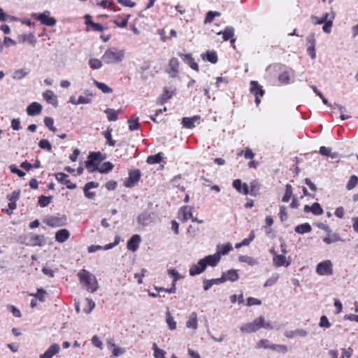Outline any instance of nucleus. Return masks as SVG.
<instances>
[{
  "instance_id": "28",
  "label": "nucleus",
  "mask_w": 358,
  "mask_h": 358,
  "mask_svg": "<svg viewBox=\"0 0 358 358\" xmlns=\"http://www.w3.org/2000/svg\"><path fill=\"white\" fill-rule=\"evenodd\" d=\"M138 222L143 226H148L152 222L151 215L149 213L144 212L140 214L138 217Z\"/></svg>"
},
{
  "instance_id": "36",
  "label": "nucleus",
  "mask_w": 358,
  "mask_h": 358,
  "mask_svg": "<svg viewBox=\"0 0 358 358\" xmlns=\"http://www.w3.org/2000/svg\"><path fill=\"white\" fill-rule=\"evenodd\" d=\"M112 131L113 130L111 128L108 127L106 131H104L103 134L105 138L106 139V144L110 146L114 147L116 144V141L112 138V136H111Z\"/></svg>"
},
{
  "instance_id": "51",
  "label": "nucleus",
  "mask_w": 358,
  "mask_h": 358,
  "mask_svg": "<svg viewBox=\"0 0 358 358\" xmlns=\"http://www.w3.org/2000/svg\"><path fill=\"white\" fill-rule=\"evenodd\" d=\"M38 146L40 148L46 150L49 152L52 150V145L47 139H42L38 143Z\"/></svg>"
},
{
  "instance_id": "34",
  "label": "nucleus",
  "mask_w": 358,
  "mask_h": 358,
  "mask_svg": "<svg viewBox=\"0 0 358 358\" xmlns=\"http://www.w3.org/2000/svg\"><path fill=\"white\" fill-rule=\"evenodd\" d=\"M203 59H206L212 64H215L217 62V56L215 51H207L205 55L202 56Z\"/></svg>"
},
{
  "instance_id": "5",
  "label": "nucleus",
  "mask_w": 358,
  "mask_h": 358,
  "mask_svg": "<svg viewBox=\"0 0 358 358\" xmlns=\"http://www.w3.org/2000/svg\"><path fill=\"white\" fill-rule=\"evenodd\" d=\"M264 322V317L259 316L252 322L244 324L240 327V330L245 333L255 332L262 328V322Z\"/></svg>"
},
{
  "instance_id": "22",
  "label": "nucleus",
  "mask_w": 358,
  "mask_h": 358,
  "mask_svg": "<svg viewBox=\"0 0 358 358\" xmlns=\"http://www.w3.org/2000/svg\"><path fill=\"white\" fill-rule=\"evenodd\" d=\"M179 56L182 58V59L189 66V67L196 71H199V66L197 63L194 61V59L192 57L190 54H182L179 53Z\"/></svg>"
},
{
  "instance_id": "3",
  "label": "nucleus",
  "mask_w": 358,
  "mask_h": 358,
  "mask_svg": "<svg viewBox=\"0 0 358 358\" xmlns=\"http://www.w3.org/2000/svg\"><path fill=\"white\" fill-rule=\"evenodd\" d=\"M104 159L105 156H103L100 152H90L87 157V160L85 162V168L90 173L98 171L99 163Z\"/></svg>"
},
{
  "instance_id": "20",
  "label": "nucleus",
  "mask_w": 358,
  "mask_h": 358,
  "mask_svg": "<svg viewBox=\"0 0 358 358\" xmlns=\"http://www.w3.org/2000/svg\"><path fill=\"white\" fill-rule=\"evenodd\" d=\"M273 263L275 267L285 266L287 267L289 266L291 262L287 260L285 255H278L273 258Z\"/></svg>"
},
{
  "instance_id": "46",
  "label": "nucleus",
  "mask_w": 358,
  "mask_h": 358,
  "mask_svg": "<svg viewBox=\"0 0 358 358\" xmlns=\"http://www.w3.org/2000/svg\"><path fill=\"white\" fill-rule=\"evenodd\" d=\"M22 42H29L33 46L35 45L36 43V38L33 34H24L20 36Z\"/></svg>"
},
{
  "instance_id": "48",
  "label": "nucleus",
  "mask_w": 358,
  "mask_h": 358,
  "mask_svg": "<svg viewBox=\"0 0 358 358\" xmlns=\"http://www.w3.org/2000/svg\"><path fill=\"white\" fill-rule=\"evenodd\" d=\"M271 343L270 341L267 339H261L259 341H258L255 345V348L260 349V348H264V349H271Z\"/></svg>"
},
{
  "instance_id": "64",
  "label": "nucleus",
  "mask_w": 358,
  "mask_h": 358,
  "mask_svg": "<svg viewBox=\"0 0 358 358\" xmlns=\"http://www.w3.org/2000/svg\"><path fill=\"white\" fill-rule=\"evenodd\" d=\"M230 301L232 303H235L238 301L239 303H243V293L237 296L236 294H233L230 296Z\"/></svg>"
},
{
  "instance_id": "59",
  "label": "nucleus",
  "mask_w": 358,
  "mask_h": 358,
  "mask_svg": "<svg viewBox=\"0 0 358 358\" xmlns=\"http://www.w3.org/2000/svg\"><path fill=\"white\" fill-rule=\"evenodd\" d=\"M319 326L322 328H329L331 327V323L325 315L320 317Z\"/></svg>"
},
{
  "instance_id": "27",
  "label": "nucleus",
  "mask_w": 358,
  "mask_h": 358,
  "mask_svg": "<svg viewBox=\"0 0 358 358\" xmlns=\"http://www.w3.org/2000/svg\"><path fill=\"white\" fill-rule=\"evenodd\" d=\"M232 249V245L229 243L224 245H217L216 247V253L219 255L221 259L222 255H227Z\"/></svg>"
},
{
  "instance_id": "15",
  "label": "nucleus",
  "mask_w": 358,
  "mask_h": 358,
  "mask_svg": "<svg viewBox=\"0 0 358 358\" xmlns=\"http://www.w3.org/2000/svg\"><path fill=\"white\" fill-rule=\"evenodd\" d=\"M308 334V332L303 329H296L292 331H285L284 335L286 338H293L296 336L304 338L306 337Z\"/></svg>"
},
{
  "instance_id": "17",
  "label": "nucleus",
  "mask_w": 358,
  "mask_h": 358,
  "mask_svg": "<svg viewBox=\"0 0 358 358\" xmlns=\"http://www.w3.org/2000/svg\"><path fill=\"white\" fill-rule=\"evenodd\" d=\"M169 74L172 78H176L178 76L179 71V61L176 58H172L169 61Z\"/></svg>"
},
{
  "instance_id": "50",
  "label": "nucleus",
  "mask_w": 358,
  "mask_h": 358,
  "mask_svg": "<svg viewBox=\"0 0 358 358\" xmlns=\"http://www.w3.org/2000/svg\"><path fill=\"white\" fill-rule=\"evenodd\" d=\"M45 125L52 131L55 132L57 131V128L54 127V120L50 117L44 118Z\"/></svg>"
},
{
  "instance_id": "7",
  "label": "nucleus",
  "mask_w": 358,
  "mask_h": 358,
  "mask_svg": "<svg viewBox=\"0 0 358 358\" xmlns=\"http://www.w3.org/2000/svg\"><path fill=\"white\" fill-rule=\"evenodd\" d=\"M250 92L255 95V103L258 106L261 102L260 96H264V91L259 86L258 82L255 80H252L250 82Z\"/></svg>"
},
{
  "instance_id": "11",
  "label": "nucleus",
  "mask_w": 358,
  "mask_h": 358,
  "mask_svg": "<svg viewBox=\"0 0 358 358\" xmlns=\"http://www.w3.org/2000/svg\"><path fill=\"white\" fill-rule=\"evenodd\" d=\"M141 241V236L138 234L133 235L127 242V248L129 250L135 252L138 250Z\"/></svg>"
},
{
  "instance_id": "13",
  "label": "nucleus",
  "mask_w": 358,
  "mask_h": 358,
  "mask_svg": "<svg viewBox=\"0 0 358 358\" xmlns=\"http://www.w3.org/2000/svg\"><path fill=\"white\" fill-rule=\"evenodd\" d=\"M42 105L38 102H32L26 109L27 113L30 116L39 115L42 111Z\"/></svg>"
},
{
  "instance_id": "24",
  "label": "nucleus",
  "mask_w": 358,
  "mask_h": 358,
  "mask_svg": "<svg viewBox=\"0 0 358 358\" xmlns=\"http://www.w3.org/2000/svg\"><path fill=\"white\" fill-rule=\"evenodd\" d=\"M222 275L224 278V282L227 280L235 282L239 278L238 271L236 269H230L226 272H223Z\"/></svg>"
},
{
  "instance_id": "12",
  "label": "nucleus",
  "mask_w": 358,
  "mask_h": 358,
  "mask_svg": "<svg viewBox=\"0 0 358 358\" xmlns=\"http://www.w3.org/2000/svg\"><path fill=\"white\" fill-rule=\"evenodd\" d=\"M55 178L59 182L66 185V187L69 189H73L76 188V185L72 183L69 180H67L68 175L62 172L57 173L55 175Z\"/></svg>"
},
{
  "instance_id": "6",
  "label": "nucleus",
  "mask_w": 358,
  "mask_h": 358,
  "mask_svg": "<svg viewBox=\"0 0 358 358\" xmlns=\"http://www.w3.org/2000/svg\"><path fill=\"white\" fill-rule=\"evenodd\" d=\"M31 16L36 20L40 21L42 24L47 26H55L56 24V20L54 17H50V12L45 10L43 13H32Z\"/></svg>"
},
{
  "instance_id": "30",
  "label": "nucleus",
  "mask_w": 358,
  "mask_h": 358,
  "mask_svg": "<svg viewBox=\"0 0 358 358\" xmlns=\"http://www.w3.org/2000/svg\"><path fill=\"white\" fill-rule=\"evenodd\" d=\"M44 243V236L41 235H31L29 240V245L32 246H41Z\"/></svg>"
},
{
  "instance_id": "4",
  "label": "nucleus",
  "mask_w": 358,
  "mask_h": 358,
  "mask_svg": "<svg viewBox=\"0 0 358 358\" xmlns=\"http://www.w3.org/2000/svg\"><path fill=\"white\" fill-rule=\"evenodd\" d=\"M316 273L320 276H330L334 274L333 262L325 259L318 263L315 268Z\"/></svg>"
},
{
  "instance_id": "58",
  "label": "nucleus",
  "mask_w": 358,
  "mask_h": 358,
  "mask_svg": "<svg viewBox=\"0 0 358 358\" xmlns=\"http://www.w3.org/2000/svg\"><path fill=\"white\" fill-rule=\"evenodd\" d=\"M311 212L315 215H320L322 214L323 210L318 203H314L311 206Z\"/></svg>"
},
{
  "instance_id": "56",
  "label": "nucleus",
  "mask_w": 358,
  "mask_h": 358,
  "mask_svg": "<svg viewBox=\"0 0 358 358\" xmlns=\"http://www.w3.org/2000/svg\"><path fill=\"white\" fill-rule=\"evenodd\" d=\"M341 352L342 355L340 358H351L353 353V350L350 347L343 348H341Z\"/></svg>"
},
{
  "instance_id": "14",
  "label": "nucleus",
  "mask_w": 358,
  "mask_h": 358,
  "mask_svg": "<svg viewBox=\"0 0 358 358\" xmlns=\"http://www.w3.org/2000/svg\"><path fill=\"white\" fill-rule=\"evenodd\" d=\"M60 352V347L57 343L52 344L48 350L40 355V358H52V357Z\"/></svg>"
},
{
  "instance_id": "53",
  "label": "nucleus",
  "mask_w": 358,
  "mask_h": 358,
  "mask_svg": "<svg viewBox=\"0 0 358 358\" xmlns=\"http://www.w3.org/2000/svg\"><path fill=\"white\" fill-rule=\"evenodd\" d=\"M89 64L94 69H99L102 66V61L92 58L89 60Z\"/></svg>"
},
{
  "instance_id": "35",
  "label": "nucleus",
  "mask_w": 358,
  "mask_h": 358,
  "mask_svg": "<svg viewBox=\"0 0 358 358\" xmlns=\"http://www.w3.org/2000/svg\"><path fill=\"white\" fill-rule=\"evenodd\" d=\"M238 260L241 262H245V263H247L248 264L250 265V266H254V265H257L259 264V262L257 259L252 257H250V256H247V255H241L238 257Z\"/></svg>"
},
{
  "instance_id": "31",
  "label": "nucleus",
  "mask_w": 358,
  "mask_h": 358,
  "mask_svg": "<svg viewBox=\"0 0 358 358\" xmlns=\"http://www.w3.org/2000/svg\"><path fill=\"white\" fill-rule=\"evenodd\" d=\"M222 35L224 41H228L234 35V28L232 27H227L223 31H220L217 35Z\"/></svg>"
},
{
  "instance_id": "21",
  "label": "nucleus",
  "mask_w": 358,
  "mask_h": 358,
  "mask_svg": "<svg viewBox=\"0 0 358 358\" xmlns=\"http://www.w3.org/2000/svg\"><path fill=\"white\" fill-rule=\"evenodd\" d=\"M180 220L185 222L189 219L192 217V209L189 206H185L180 208V214H179Z\"/></svg>"
},
{
  "instance_id": "63",
  "label": "nucleus",
  "mask_w": 358,
  "mask_h": 358,
  "mask_svg": "<svg viewBox=\"0 0 358 358\" xmlns=\"http://www.w3.org/2000/svg\"><path fill=\"white\" fill-rule=\"evenodd\" d=\"M91 96L92 95L88 96H80L77 99L78 105L90 103L92 101Z\"/></svg>"
},
{
  "instance_id": "43",
  "label": "nucleus",
  "mask_w": 358,
  "mask_h": 358,
  "mask_svg": "<svg viewBox=\"0 0 358 358\" xmlns=\"http://www.w3.org/2000/svg\"><path fill=\"white\" fill-rule=\"evenodd\" d=\"M152 349L154 350L153 356L155 358H164V355H166L165 350L159 348L157 343H154L152 344Z\"/></svg>"
},
{
  "instance_id": "33",
  "label": "nucleus",
  "mask_w": 358,
  "mask_h": 358,
  "mask_svg": "<svg viewBox=\"0 0 358 358\" xmlns=\"http://www.w3.org/2000/svg\"><path fill=\"white\" fill-rule=\"evenodd\" d=\"M295 231L300 234H303L306 233H308L311 231L312 227L308 223H303L299 225H297L295 229Z\"/></svg>"
},
{
  "instance_id": "26",
  "label": "nucleus",
  "mask_w": 358,
  "mask_h": 358,
  "mask_svg": "<svg viewBox=\"0 0 358 358\" xmlns=\"http://www.w3.org/2000/svg\"><path fill=\"white\" fill-rule=\"evenodd\" d=\"M43 99L49 103L56 106H57V99L55 93L51 90H46L43 94Z\"/></svg>"
},
{
  "instance_id": "39",
  "label": "nucleus",
  "mask_w": 358,
  "mask_h": 358,
  "mask_svg": "<svg viewBox=\"0 0 358 358\" xmlns=\"http://www.w3.org/2000/svg\"><path fill=\"white\" fill-rule=\"evenodd\" d=\"M104 113L107 115V118L109 121L117 120V110H115L113 108H106Z\"/></svg>"
},
{
  "instance_id": "29",
  "label": "nucleus",
  "mask_w": 358,
  "mask_h": 358,
  "mask_svg": "<svg viewBox=\"0 0 358 358\" xmlns=\"http://www.w3.org/2000/svg\"><path fill=\"white\" fill-rule=\"evenodd\" d=\"M320 153L323 156H327L333 159L338 158V154L336 152H332L331 149L325 146H322L320 148Z\"/></svg>"
},
{
  "instance_id": "44",
  "label": "nucleus",
  "mask_w": 358,
  "mask_h": 358,
  "mask_svg": "<svg viewBox=\"0 0 358 358\" xmlns=\"http://www.w3.org/2000/svg\"><path fill=\"white\" fill-rule=\"evenodd\" d=\"M113 164L110 162H104L100 167H99L98 171L101 173H108L113 169Z\"/></svg>"
},
{
  "instance_id": "40",
  "label": "nucleus",
  "mask_w": 358,
  "mask_h": 358,
  "mask_svg": "<svg viewBox=\"0 0 358 358\" xmlns=\"http://www.w3.org/2000/svg\"><path fill=\"white\" fill-rule=\"evenodd\" d=\"M163 157L162 155V153H158L155 155H150L147 158V163L150 164H154L159 163L162 161Z\"/></svg>"
},
{
  "instance_id": "37",
  "label": "nucleus",
  "mask_w": 358,
  "mask_h": 358,
  "mask_svg": "<svg viewBox=\"0 0 358 358\" xmlns=\"http://www.w3.org/2000/svg\"><path fill=\"white\" fill-rule=\"evenodd\" d=\"M331 15L329 13H325L322 17L319 18L316 16H312L311 20L314 24H321L329 20Z\"/></svg>"
},
{
  "instance_id": "32",
  "label": "nucleus",
  "mask_w": 358,
  "mask_h": 358,
  "mask_svg": "<svg viewBox=\"0 0 358 358\" xmlns=\"http://www.w3.org/2000/svg\"><path fill=\"white\" fill-rule=\"evenodd\" d=\"M166 322L170 330L173 331L176 329V322L175 321L169 309L166 312Z\"/></svg>"
},
{
  "instance_id": "42",
  "label": "nucleus",
  "mask_w": 358,
  "mask_h": 358,
  "mask_svg": "<svg viewBox=\"0 0 358 358\" xmlns=\"http://www.w3.org/2000/svg\"><path fill=\"white\" fill-rule=\"evenodd\" d=\"M334 16H335L334 13H332L331 14L329 20H327V22H324V24L322 27L323 31L327 34H329L331 31V27L333 25V20L334 18Z\"/></svg>"
},
{
  "instance_id": "54",
  "label": "nucleus",
  "mask_w": 358,
  "mask_h": 358,
  "mask_svg": "<svg viewBox=\"0 0 358 358\" xmlns=\"http://www.w3.org/2000/svg\"><path fill=\"white\" fill-rule=\"evenodd\" d=\"M279 275L278 274L275 273L273 274L271 277L268 278L266 281L265 282L264 286V287H270L275 284L278 280Z\"/></svg>"
},
{
  "instance_id": "62",
  "label": "nucleus",
  "mask_w": 358,
  "mask_h": 358,
  "mask_svg": "<svg viewBox=\"0 0 358 358\" xmlns=\"http://www.w3.org/2000/svg\"><path fill=\"white\" fill-rule=\"evenodd\" d=\"M218 15H220V13L217 12L209 11L206 16L204 22L210 23L213 20L214 17Z\"/></svg>"
},
{
  "instance_id": "16",
  "label": "nucleus",
  "mask_w": 358,
  "mask_h": 358,
  "mask_svg": "<svg viewBox=\"0 0 358 358\" xmlns=\"http://www.w3.org/2000/svg\"><path fill=\"white\" fill-rule=\"evenodd\" d=\"M202 259L204 261V263L206 264V267L208 266H211V267L216 266L219 264V262H220V259H221L220 258L219 255L217 254L216 252L213 255H207Z\"/></svg>"
},
{
  "instance_id": "18",
  "label": "nucleus",
  "mask_w": 358,
  "mask_h": 358,
  "mask_svg": "<svg viewBox=\"0 0 358 358\" xmlns=\"http://www.w3.org/2000/svg\"><path fill=\"white\" fill-rule=\"evenodd\" d=\"M186 327L188 329H192L193 330H196L198 328V315L197 313L194 311L192 312L189 317L188 320L186 322Z\"/></svg>"
},
{
  "instance_id": "45",
  "label": "nucleus",
  "mask_w": 358,
  "mask_h": 358,
  "mask_svg": "<svg viewBox=\"0 0 358 358\" xmlns=\"http://www.w3.org/2000/svg\"><path fill=\"white\" fill-rule=\"evenodd\" d=\"M127 122L129 124V129L131 131H134L138 129L140 127V124L138 122V117L130 118L128 120Z\"/></svg>"
},
{
  "instance_id": "19",
  "label": "nucleus",
  "mask_w": 358,
  "mask_h": 358,
  "mask_svg": "<svg viewBox=\"0 0 358 358\" xmlns=\"http://www.w3.org/2000/svg\"><path fill=\"white\" fill-rule=\"evenodd\" d=\"M45 222L51 227H58L65 225V219L59 217H48Z\"/></svg>"
},
{
  "instance_id": "8",
  "label": "nucleus",
  "mask_w": 358,
  "mask_h": 358,
  "mask_svg": "<svg viewBox=\"0 0 358 358\" xmlns=\"http://www.w3.org/2000/svg\"><path fill=\"white\" fill-rule=\"evenodd\" d=\"M206 268L207 267L204 263V261L203 259H201L197 263L191 265L189 270V275L195 276L196 275H199L203 273L206 269Z\"/></svg>"
},
{
  "instance_id": "2",
  "label": "nucleus",
  "mask_w": 358,
  "mask_h": 358,
  "mask_svg": "<svg viewBox=\"0 0 358 358\" xmlns=\"http://www.w3.org/2000/svg\"><path fill=\"white\" fill-rule=\"evenodd\" d=\"M125 51L115 47H111L106 50L101 57V60L106 64H115L122 62L124 59Z\"/></svg>"
},
{
  "instance_id": "41",
  "label": "nucleus",
  "mask_w": 358,
  "mask_h": 358,
  "mask_svg": "<svg viewBox=\"0 0 358 358\" xmlns=\"http://www.w3.org/2000/svg\"><path fill=\"white\" fill-rule=\"evenodd\" d=\"M94 85L101 90L103 93H112L113 89L103 83H100L96 80H94Z\"/></svg>"
},
{
  "instance_id": "23",
  "label": "nucleus",
  "mask_w": 358,
  "mask_h": 358,
  "mask_svg": "<svg viewBox=\"0 0 358 358\" xmlns=\"http://www.w3.org/2000/svg\"><path fill=\"white\" fill-rule=\"evenodd\" d=\"M70 237V232L66 229H61L55 233V240L60 243H64Z\"/></svg>"
},
{
  "instance_id": "25",
  "label": "nucleus",
  "mask_w": 358,
  "mask_h": 358,
  "mask_svg": "<svg viewBox=\"0 0 358 358\" xmlns=\"http://www.w3.org/2000/svg\"><path fill=\"white\" fill-rule=\"evenodd\" d=\"M200 117L199 115H194L189 117H185L182 120V126L186 129H192L195 127L194 122L199 120Z\"/></svg>"
},
{
  "instance_id": "60",
  "label": "nucleus",
  "mask_w": 358,
  "mask_h": 358,
  "mask_svg": "<svg viewBox=\"0 0 358 358\" xmlns=\"http://www.w3.org/2000/svg\"><path fill=\"white\" fill-rule=\"evenodd\" d=\"M86 302H87V306L88 307V308H85L84 309V311L85 313H86L87 314H89L92 312V310L95 307V303L94 301H93L91 299H89V298H86Z\"/></svg>"
},
{
  "instance_id": "47",
  "label": "nucleus",
  "mask_w": 358,
  "mask_h": 358,
  "mask_svg": "<svg viewBox=\"0 0 358 358\" xmlns=\"http://www.w3.org/2000/svg\"><path fill=\"white\" fill-rule=\"evenodd\" d=\"M292 196V187L291 185L287 184L285 186V194L282 199V201L287 203L289 201Z\"/></svg>"
},
{
  "instance_id": "38",
  "label": "nucleus",
  "mask_w": 358,
  "mask_h": 358,
  "mask_svg": "<svg viewBox=\"0 0 358 358\" xmlns=\"http://www.w3.org/2000/svg\"><path fill=\"white\" fill-rule=\"evenodd\" d=\"M28 71L25 69L15 70L12 76L14 80H21L27 76Z\"/></svg>"
},
{
  "instance_id": "49",
  "label": "nucleus",
  "mask_w": 358,
  "mask_h": 358,
  "mask_svg": "<svg viewBox=\"0 0 358 358\" xmlns=\"http://www.w3.org/2000/svg\"><path fill=\"white\" fill-rule=\"evenodd\" d=\"M278 80L280 83L284 85H287L289 83L290 77L289 74L287 71H283L278 76Z\"/></svg>"
},
{
  "instance_id": "1",
  "label": "nucleus",
  "mask_w": 358,
  "mask_h": 358,
  "mask_svg": "<svg viewBox=\"0 0 358 358\" xmlns=\"http://www.w3.org/2000/svg\"><path fill=\"white\" fill-rule=\"evenodd\" d=\"M80 283H82L85 288L90 292L94 293L99 288L98 281L94 275L90 271L82 269L77 274Z\"/></svg>"
},
{
  "instance_id": "9",
  "label": "nucleus",
  "mask_w": 358,
  "mask_h": 358,
  "mask_svg": "<svg viewBox=\"0 0 358 358\" xmlns=\"http://www.w3.org/2000/svg\"><path fill=\"white\" fill-rule=\"evenodd\" d=\"M308 48L307 52L310 55L311 59H314L316 57V53H315V34L313 33H311L309 34L306 38Z\"/></svg>"
},
{
  "instance_id": "55",
  "label": "nucleus",
  "mask_w": 358,
  "mask_h": 358,
  "mask_svg": "<svg viewBox=\"0 0 358 358\" xmlns=\"http://www.w3.org/2000/svg\"><path fill=\"white\" fill-rule=\"evenodd\" d=\"M52 196H41L38 199V204L41 207H46L50 203Z\"/></svg>"
},
{
  "instance_id": "61",
  "label": "nucleus",
  "mask_w": 358,
  "mask_h": 358,
  "mask_svg": "<svg viewBox=\"0 0 358 358\" xmlns=\"http://www.w3.org/2000/svg\"><path fill=\"white\" fill-rule=\"evenodd\" d=\"M340 237L337 234H334L331 237H324L323 241L327 244H331L332 243L340 241Z\"/></svg>"
},
{
  "instance_id": "57",
  "label": "nucleus",
  "mask_w": 358,
  "mask_h": 358,
  "mask_svg": "<svg viewBox=\"0 0 358 358\" xmlns=\"http://www.w3.org/2000/svg\"><path fill=\"white\" fill-rule=\"evenodd\" d=\"M271 349L274 351L280 352L282 353H285L288 350V348L286 345L278 344H272Z\"/></svg>"
},
{
  "instance_id": "52",
  "label": "nucleus",
  "mask_w": 358,
  "mask_h": 358,
  "mask_svg": "<svg viewBox=\"0 0 358 358\" xmlns=\"http://www.w3.org/2000/svg\"><path fill=\"white\" fill-rule=\"evenodd\" d=\"M358 183V178L356 176H352L347 183L346 188L348 190L352 189Z\"/></svg>"
},
{
  "instance_id": "10",
  "label": "nucleus",
  "mask_w": 358,
  "mask_h": 358,
  "mask_svg": "<svg viewBox=\"0 0 358 358\" xmlns=\"http://www.w3.org/2000/svg\"><path fill=\"white\" fill-rule=\"evenodd\" d=\"M140 178L141 172L139 170L131 171L129 178L124 181V186L127 187H133L140 180Z\"/></svg>"
}]
</instances>
